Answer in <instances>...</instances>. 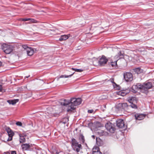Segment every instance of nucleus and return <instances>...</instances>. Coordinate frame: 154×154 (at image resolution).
<instances>
[{
  "label": "nucleus",
  "mask_w": 154,
  "mask_h": 154,
  "mask_svg": "<svg viewBox=\"0 0 154 154\" xmlns=\"http://www.w3.org/2000/svg\"><path fill=\"white\" fill-rule=\"evenodd\" d=\"M82 102V100L80 98H72L70 99V106H68L67 111H72L75 109V106L80 105Z\"/></svg>",
  "instance_id": "1"
},
{
  "label": "nucleus",
  "mask_w": 154,
  "mask_h": 154,
  "mask_svg": "<svg viewBox=\"0 0 154 154\" xmlns=\"http://www.w3.org/2000/svg\"><path fill=\"white\" fill-rule=\"evenodd\" d=\"M72 146L73 150L77 152H79L80 150L82 149L81 145L79 144L77 141L74 138H72L71 141Z\"/></svg>",
  "instance_id": "2"
},
{
  "label": "nucleus",
  "mask_w": 154,
  "mask_h": 154,
  "mask_svg": "<svg viewBox=\"0 0 154 154\" xmlns=\"http://www.w3.org/2000/svg\"><path fill=\"white\" fill-rule=\"evenodd\" d=\"M1 48L4 52L6 54H10L13 51L14 47L11 45H8L5 43L2 45Z\"/></svg>",
  "instance_id": "3"
},
{
  "label": "nucleus",
  "mask_w": 154,
  "mask_h": 154,
  "mask_svg": "<svg viewBox=\"0 0 154 154\" xmlns=\"http://www.w3.org/2000/svg\"><path fill=\"white\" fill-rule=\"evenodd\" d=\"M139 86L141 88V91H144V93L147 94L148 92V90L150 89L152 87V84L151 82H148L145 83L143 85L140 84Z\"/></svg>",
  "instance_id": "4"
},
{
  "label": "nucleus",
  "mask_w": 154,
  "mask_h": 154,
  "mask_svg": "<svg viewBox=\"0 0 154 154\" xmlns=\"http://www.w3.org/2000/svg\"><path fill=\"white\" fill-rule=\"evenodd\" d=\"M123 75L124 78L126 82H131L133 80V75L131 72H125L124 73Z\"/></svg>",
  "instance_id": "5"
},
{
  "label": "nucleus",
  "mask_w": 154,
  "mask_h": 154,
  "mask_svg": "<svg viewBox=\"0 0 154 154\" xmlns=\"http://www.w3.org/2000/svg\"><path fill=\"white\" fill-rule=\"evenodd\" d=\"M105 127L107 130L111 133L114 132L115 130V128L114 125L112 123L108 122L105 125Z\"/></svg>",
  "instance_id": "6"
},
{
  "label": "nucleus",
  "mask_w": 154,
  "mask_h": 154,
  "mask_svg": "<svg viewBox=\"0 0 154 154\" xmlns=\"http://www.w3.org/2000/svg\"><path fill=\"white\" fill-rule=\"evenodd\" d=\"M5 130L8 133L9 136V137L7 141H11L14 135V133L9 127L6 128L5 129Z\"/></svg>",
  "instance_id": "7"
},
{
  "label": "nucleus",
  "mask_w": 154,
  "mask_h": 154,
  "mask_svg": "<svg viewBox=\"0 0 154 154\" xmlns=\"http://www.w3.org/2000/svg\"><path fill=\"white\" fill-rule=\"evenodd\" d=\"M108 61V59L104 56H103L98 61V63L101 66L106 64Z\"/></svg>",
  "instance_id": "8"
},
{
  "label": "nucleus",
  "mask_w": 154,
  "mask_h": 154,
  "mask_svg": "<svg viewBox=\"0 0 154 154\" xmlns=\"http://www.w3.org/2000/svg\"><path fill=\"white\" fill-rule=\"evenodd\" d=\"M116 125L119 128H123L125 126L123 120L121 119H118L116 121Z\"/></svg>",
  "instance_id": "9"
},
{
  "label": "nucleus",
  "mask_w": 154,
  "mask_h": 154,
  "mask_svg": "<svg viewBox=\"0 0 154 154\" xmlns=\"http://www.w3.org/2000/svg\"><path fill=\"white\" fill-rule=\"evenodd\" d=\"M129 101L130 103H131V104L129 106V108L131 107L135 109L137 108V105L133 103L134 102H136V100L134 98L131 97L129 99Z\"/></svg>",
  "instance_id": "10"
},
{
  "label": "nucleus",
  "mask_w": 154,
  "mask_h": 154,
  "mask_svg": "<svg viewBox=\"0 0 154 154\" xmlns=\"http://www.w3.org/2000/svg\"><path fill=\"white\" fill-rule=\"evenodd\" d=\"M139 86H140L139 84H137V85H133L132 86L131 91L134 93H135L137 92L138 90H141V88H139L140 87Z\"/></svg>",
  "instance_id": "11"
},
{
  "label": "nucleus",
  "mask_w": 154,
  "mask_h": 154,
  "mask_svg": "<svg viewBox=\"0 0 154 154\" xmlns=\"http://www.w3.org/2000/svg\"><path fill=\"white\" fill-rule=\"evenodd\" d=\"M136 120H141L143 119L145 116V115L143 114H137L134 116Z\"/></svg>",
  "instance_id": "12"
},
{
  "label": "nucleus",
  "mask_w": 154,
  "mask_h": 154,
  "mask_svg": "<svg viewBox=\"0 0 154 154\" xmlns=\"http://www.w3.org/2000/svg\"><path fill=\"white\" fill-rule=\"evenodd\" d=\"M93 154H102L100 151L99 148L97 146H94L93 149Z\"/></svg>",
  "instance_id": "13"
},
{
  "label": "nucleus",
  "mask_w": 154,
  "mask_h": 154,
  "mask_svg": "<svg viewBox=\"0 0 154 154\" xmlns=\"http://www.w3.org/2000/svg\"><path fill=\"white\" fill-rule=\"evenodd\" d=\"M31 145L29 143H24L21 145V147L24 150H28L31 147Z\"/></svg>",
  "instance_id": "14"
},
{
  "label": "nucleus",
  "mask_w": 154,
  "mask_h": 154,
  "mask_svg": "<svg viewBox=\"0 0 154 154\" xmlns=\"http://www.w3.org/2000/svg\"><path fill=\"white\" fill-rule=\"evenodd\" d=\"M34 51L33 49L31 48H28L27 50L26 51L27 55L29 56H31L34 53Z\"/></svg>",
  "instance_id": "15"
},
{
  "label": "nucleus",
  "mask_w": 154,
  "mask_h": 154,
  "mask_svg": "<svg viewBox=\"0 0 154 154\" xmlns=\"http://www.w3.org/2000/svg\"><path fill=\"white\" fill-rule=\"evenodd\" d=\"M26 136L24 134H22L20 135L19 141L20 143H24L26 142L25 137Z\"/></svg>",
  "instance_id": "16"
},
{
  "label": "nucleus",
  "mask_w": 154,
  "mask_h": 154,
  "mask_svg": "<svg viewBox=\"0 0 154 154\" xmlns=\"http://www.w3.org/2000/svg\"><path fill=\"white\" fill-rule=\"evenodd\" d=\"M96 140L97 144L98 146H100L103 145V142L100 138L96 137Z\"/></svg>",
  "instance_id": "17"
},
{
  "label": "nucleus",
  "mask_w": 154,
  "mask_h": 154,
  "mask_svg": "<svg viewBox=\"0 0 154 154\" xmlns=\"http://www.w3.org/2000/svg\"><path fill=\"white\" fill-rule=\"evenodd\" d=\"M19 100L18 99H14L12 100H9L7 101V102L10 104L14 105L17 102L19 101Z\"/></svg>",
  "instance_id": "18"
},
{
  "label": "nucleus",
  "mask_w": 154,
  "mask_h": 154,
  "mask_svg": "<svg viewBox=\"0 0 154 154\" xmlns=\"http://www.w3.org/2000/svg\"><path fill=\"white\" fill-rule=\"evenodd\" d=\"M61 104L63 106H66L69 105L68 106H70V101L68 100H64L63 102H61Z\"/></svg>",
  "instance_id": "19"
},
{
  "label": "nucleus",
  "mask_w": 154,
  "mask_h": 154,
  "mask_svg": "<svg viewBox=\"0 0 154 154\" xmlns=\"http://www.w3.org/2000/svg\"><path fill=\"white\" fill-rule=\"evenodd\" d=\"M68 37L69 36L68 35H62L61 36L59 40L60 41L63 40H65L67 39H68Z\"/></svg>",
  "instance_id": "20"
},
{
  "label": "nucleus",
  "mask_w": 154,
  "mask_h": 154,
  "mask_svg": "<svg viewBox=\"0 0 154 154\" xmlns=\"http://www.w3.org/2000/svg\"><path fill=\"white\" fill-rule=\"evenodd\" d=\"M80 141L82 143H84L85 141V139L84 136L82 134H80L79 137Z\"/></svg>",
  "instance_id": "21"
},
{
  "label": "nucleus",
  "mask_w": 154,
  "mask_h": 154,
  "mask_svg": "<svg viewBox=\"0 0 154 154\" xmlns=\"http://www.w3.org/2000/svg\"><path fill=\"white\" fill-rule=\"evenodd\" d=\"M134 71L137 74H139L143 72V70L141 69L140 68H138L135 69Z\"/></svg>",
  "instance_id": "22"
},
{
  "label": "nucleus",
  "mask_w": 154,
  "mask_h": 154,
  "mask_svg": "<svg viewBox=\"0 0 154 154\" xmlns=\"http://www.w3.org/2000/svg\"><path fill=\"white\" fill-rule=\"evenodd\" d=\"M122 109L127 111V110L128 108V107H129V106H128L126 103H123L122 104Z\"/></svg>",
  "instance_id": "23"
},
{
  "label": "nucleus",
  "mask_w": 154,
  "mask_h": 154,
  "mask_svg": "<svg viewBox=\"0 0 154 154\" xmlns=\"http://www.w3.org/2000/svg\"><path fill=\"white\" fill-rule=\"evenodd\" d=\"M117 94L119 95L124 96L126 95V93L125 91H121L117 92Z\"/></svg>",
  "instance_id": "24"
},
{
  "label": "nucleus",
  "mask_w": 154,
  "mask_h": 154,
  "mask_svg": "<svg viewBox=\"0 0 154 154\" xmlns=\"http://www.w3.org/2000/svg\"><path fill=\"white\" fill-rule=\"evenodd\" d=\"M117 60H116L114 62L112 61L111 62L109 65L111 66L112 67H116L117 66Z\"/></svg>",
  "instance_id": "25"
},
{
  "label": "nucleus",
  "mask_w": 154,
  "mask_h": 154,
  "mask_svg": "<svg viewBox=\"0 0 154 154\" xmlns=\"http://www.w3.org/2000/svg\"><path fill=\"white\" fill-rule=\"evenodd\" d=\"M123 57V54L121 51H119L118 54L115 56V57L117 58H122Z\"/></svg>",
  "instance_id": "26"
},
{
  "label": "nucleus",
  "mask_w": 154,
  "mask_h": 154,
  "mask_svg": "<svg viewBox=\"0 0 154 154\" xmlns=\"http://www.w3.org/2000/svg\"><path fill=\"white\" fill-rule=\"evenodd\" d=\"M48 32L51 35H54L57 34V33L55 32V30H54L50 29Z\"/></svg>",
  "instance_id": "27"
},
{
  "label": "nucleus",
  "mask_w": 154,
  "mask_h": 154,
  "mask_svg": "<svg viewBox=\"0 0 154 154\" xmlns=\"http://www.w3.org/2000/svg\"><path fill=\"white\" fill-rule=\"evenodd\" d=\"M71 69L75 71L76 72H82L83 71V70L82 69H75V68H71Z\"/></svg>",
  "instance_id": "28"
},
{
  "label": "nucleus",
  "mask_w": 154,
  "mask_h": 154,
  "mask_svg": "<svg viewBox=\"0 0 154 154\" xmlns=\"http://www.w3.org/2000/svg\"><path fill=\"white\" fill-rule=\"evenodd\" d=\"M29 20H30L32 23H36L37 22V21L34 19L29 18Z\"/></svg>",
  "instance_id": "29"
},
{
  "label": "nucleus",
  "mask_w": 154,
  "mask_h": 154,
  "mask_svg": "<svg viewBox=\"0 0 154 154\" xmlns=\"http://www.w3.org/2000/svg\"><path fill=\"white\" fill-rule=\"evenodd\" d=\"M74 72H73L72 74H71V75H62L60 76V77H64L65 78H68V77H71V76L72 75H73L74 74Z\"/></svg>",
  "instance_id": "30"
},
{
  "label": "nucleus",
  "mask_w": 154,
  "mask_h": 154,
  "mask_svg": "<svg viewBox=\"0 0 154 154\" xmlns=\"http://www.w3.org/2000/svg\"><path fill=\"white\" fill-rule=\"evenodd\" d=\"M23 47L26 51L27 50L28 48H29L28 47L27 45H23Z\"/></svg>",
  "instance_id": "31"
},
{
  "label": "nucleus",
  "mask_w": 154,
  "mask_h": 154,
  "mask_svg": "<svg viewBox=\"0 0 154 154\" xmlns=\"http://www.w3.org/2000/svg\"><path fill=\"white\" fill-rule=\"evenodd\" d=\"M16 124L18 126H22V123L21 122H17L16 123Z\"/></svg>",
  "instance_id": "32"
},
{
  "label": "nucleus",
  "mask_w": 154,
  "mask_h": 154,
  "mask_svg": "<svg viewBox=\"0 0 154 154\" xmlns=\"http://www.w3.org/2000/svg\"><path fill=\"white\" fill-rule=\"evenodd\" d=\"M21 20L23 21H27L29 20V18H22Z\"/></svg>",
  "instance_id": "33"
},
{
  "label": "nucleus",
  "mask_w": 154,
  "mask_h": 154,
  "mask_svg": "<svg viewBox=\"0 0 154 154\" xmlns=\"http://www.w3.org/2000/svg\"><path fill=\"white\" fill-rule=\"evenodd\" d=\"M88 112L89 113H92L93 112V109L88 110Z\"/></svg>",
  "instance_id": "34"
},
{
  "label": "nucleus",
  "mask_w": 154,
  "mask_h": 154,
  "mask_svg": "<svg viewBox=\"0 0 154 154\" xmlns=\"http://www.w3.org/2000/svg\"><path fill=\"white\" fill-rule=\"evenodd\" d=\"M11 154H16V152L15 151H12Z\"/></svg>",
  "instance_id": "35"
},
{
  "label": "nucleus",
  "mask_w": 154,
  "mask_h": 154,
  "mask_svg": "<svg viewBox=\"0 0 154 154\" xmlns=\"http://www.w3.org/2000/svg\"><path fill=\"white\" fill-rule=\"evenodd\" d=\"M2 87L1 85H0V92L2 91Z\"/></svg>",
  "instance_id": "36"
},
{
  "label": "nucleus",
  "mask_w": 154,
  "mask_h": 154,
  "mask_svg": "<svg viewBox=\"0 0 154 154\" xmlns=\"http://www.w3.org/2000/svg\"><path fill=\"white\" fill-rule=\"evenodd\" d=\"M92 137L94 138V139L95 138V136L94 135H92Z\"/></svg>",
  "instance_id": "37"
},
{
  "label": "nucleus",
  "mask_w": 154,
  "mask_h": 154,
  "mask_svg": "<svg viewBox=\"0 0 154 154\" xmlns=\"http://www.w3.org/2000/svg\"><path fill=\"white\" fill-rule=\"evenodd\" d=\"M29 76H30V75H29L28 76H26V78H28L29 77Z\"/></svg>",
  "instance_id": "38"
},
{
  "label": "nucleus",
  "mask_w": 154,
  "mask_h": 154,
  "mask_svg": "<svg viewBox=\"0 0 154 154\" xmlns=\"http://www.w3.org/2000/svg\"><path fill=\"white\" fill-rule=\"evenodd\" d=\"M2 65V63L0 61V66H1Z\"/></svg>",
  "instance_id": "39"
},
{
  "label": "nucleus",
  "mask_w": 154,
  "mask_h": 154,
  "mask_svg": "<svg viewBox=\"0 0 154 154\" xmlns=\"http://www.w3.org/2000/svg\"><path fill=\"white\" fill-rule=\"evenodd\" d=\"M111 80H112V81H113V79H112Z\"/></svg>",
  "instance_id": "40"
},
{
  "label": "nucleus",
  "mask_w": 154,
  "mask_h": 154,
  "mask_svg": "<svg viewBox=\"0 0 154 154\" xmlns=\"http://www.w3.org/2000/svg\"><path fill=\"white\" fill-rule=\"evenodd\" d=\"M113 83H114V84H116L115 83V82H113Z\"/></svg>",
  "instance_id": "41"
}]
</instances>
